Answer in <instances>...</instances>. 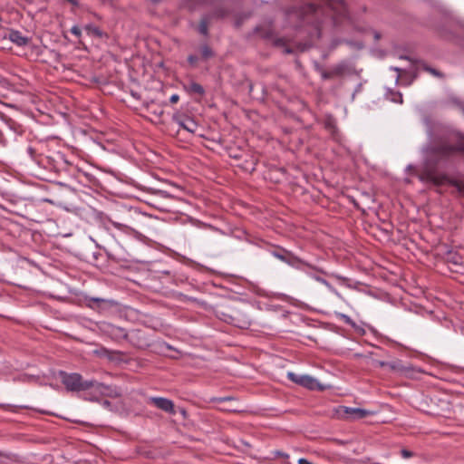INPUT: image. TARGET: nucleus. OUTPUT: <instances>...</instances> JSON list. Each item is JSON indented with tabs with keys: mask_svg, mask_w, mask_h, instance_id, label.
<instances>
[{
	"mask_svg": "<svg viewBox=\"0 0 464 464\" xmlns=\"http://www.w3.org/2000/svg\"><path fill=\"white\" fill-rule=\"evenodd\" d=\"M456 150L464 152V139L461 140L456 148L442 145L432 149L419 174V179L421 181L431 182L435 185L443 184L447 180V177L445 174L438 171L437 164L440 160L449 157Z\"/></svg>",
	"mask_w": 464,
	"mask_h": 464,
	"instance_id": "f257e3e1",
	"label": "nucleus"
},
{
	"mask_svg": "<svg viewBox=\"0 0 464 464\" xmlns=\"http://www.w3.org/2000/svg\"><path fill=\"white\" fill-rule=\"evenodd\" d=\"M305 8L308 13L330 16L335 24L347 17V7L343 0H309Z\"/></svg>",
	"mask_w": 464,
	"mask_h": 464,
	"instance_id": "f03ea898",
	"label": "nucleus"
},
{
	"mask_svg": "<svg viewBox=\"0 0 464 464\" xmlns=\"http://www.w3.org/2000/svg\"><path fill=\"white\" fill-rule=\"evenodd\" d=\"M62 382L67 390L70 391H86L95 386L94 381H83L79 373H64L62 372Z\"/></svg>",
	"mask_w": 464,
	"mask_h": 464,
	"instance_id": "7ed1b4c3",
	"label": "nucleus"
},
{
	"mask_svg": "<svg viewBox=\"0 0 464 464\" xmlns=\"http://www.w3.org/2000/svg\"><path fill=\"white\" fill-rule=\"evenodd\" d=\"M287 377L290 381L293 382L301 385L304 388H307L309 390H318V391H324V386L320 384L319 382L310 376V375H302V374H296L295 372H289L287 373Z\"/></svg>",
	"mask_w": 464,
	"mask_h": 464,
	"instance_id": "20e7f679",
	"label": "nucleus"
},
{
	"mask_svg": "<svg viewBox=\"0 0 464 464\" xmlns=\"http://www.w3.org/2000/svg\"><path fill=\"white\" fill-rule=\"evenodd\" d=\"M225 315L227 316V314ZM224 320L239 328H247L250 325L249 317L239 310H233L232 314H227V318H225Z\"/></svg>",
	"mask_w": 464,
	"mask_h": 464,
	"instance_id": "39448f33",
	"label": "nucleus"
},
{
	"mask_svg": "<svg viewBox=\"0 0 464 464\" xmlns=\"http://www.w3.org/2000/svg\"><path fill=\"white\" fill-rule=\"evenodd\" d=\"M101 330L111 339L119 341L127 337V332L124 328L116 326L110 323H102Z\"/></svg>",
	"mask_w": 464,
	"mask_h": 464,
	"instance_id": "423d86ee",
	"label": "nucleus"
},
{
	"mask_svg": "<svg viewBox=\"0 0 464 464\" xmlns=\"http://www.w3.org/2000/svg\"><path fill=\"white\" fill-rule=\"evenodd\" d=\"M3 40L8 39L10 42L14 43L17 46H25L29 44L30 39L22 34L21 32L17 30H8L4 33L2 35Z\"/></svg>",
	"mask_w": 464,
	"mask_h": 464,
	"instance_id": "0eeeda50",
	"label": "nucleus"
},
{
	"mask_svg": "<svg viewBox=\"0 0 464 464\" xmlns=\"http://www.w3.org/2000/svg\"><path fill=\"white\" fill-rule=\"evenodd\" d=\"M173 120L177 122L183 130L195 133L198 130V123L189 117H184L181 115H174Z\"/></svg>",
	"mask_w": 464,
	"mask_h": 464,
	"instance_id": "6e6552de",
	"label": "nucleus"
},
{
	"mask_svg": "<svg viewBox=\"0 0 464 464\" xmlns=\"http://www.w3.org/2000/svg\"><path fill=\"white\" fill-rule=\"evenodd\" d=\"M392 70L398 72L397 80L400 78L406 79L408 81L407 84H411L417 77V66L413 63H411L409 68L401 69L399 67H392Z\"/></svg>",
	"mask_w": 464,
	"mask_h": 464,
	"instance_id": "1a4fd4ad",
	"label": "nucleus"
},
{
	"mask_svg": "<svg viewBox=\"0 0 464 464\" xmlns=\"http://www.w3.org/2000/svg\"><path fill=\"white\" fill-rule=\"evenodd\" d=\"M343 412L348 415V418L352 420H361L372 414V411L360 409V408H349L343 407Z\"/></svg>",
	"mask_w": 464,
	"mask_h": 464,
	"instance_id": "9d476101",
	"label": "nucleus"
},
{
	"mask_svg": "<svg viewBox=\"0 0 464 464\" xmlns=\"http://www.w3.org/2000/svg\"><path fill=\"white\" fill-rule=\"evenodd\" d=\"M150 401L157 408L169 413H175L172 401L162 397H153Z\"/></svg>",
	"mask_w": 464,
	"mask_h": 464,
	"instance_id": "9b49d317",
	"label": "nucleus"
},
{
	"mask_svg": "<svg viewBox=\"0 0 464 464\" xmlns=\"http://www.w3.org/2000/svg\"><path fill=\"white\" fill-rule=\"evenodd\" d=\"M276 256H277L279 259H281L282 261L287 263L288 265L294 266V267H296V268H301L304 263L299 259L298 257L295 256H292V255H279V254H276Z\"/></svg>",
	"mask_w": 464,
	"mask_h": 464,
	"instance_id": "f8f14e48",
	"label": "nucleus"
},
{
	"mask_svg": "<svg viewBox=\"0 0 464 464\" xmlns=\"http://www.w3.org/2000/svg\"><path fill=\"white\" fill-rule=\"evenodd\" d=\"M256 33L263 38H270L273 35L271 24L259 25L256 27Z\"/></svg>",
	"mask_w": 464,
	"mask_h": 464,
	"instance_id": "ddd939ff",
	"label": "nucleus"
},
{
	"mask_svg": "<svg viewBox=\"0 0 464 464\" xmlns=\"http://www.w3.org/2000/svg\"><path fill=\"white\" fill-rule=\"evenodd\" d=\"M188 91L190 93H196L199 96H202L205 93L204 88L199 83L194 82L188 86Z\"/></svg>",
	"mask_w": 464,
	"mask_h": 464,
	"instance_id": "4468645a",
	"label": "nucleus"
},
{
	"mask_svg": "<svg viewBox=\"0 0 464 464\" xmlns=\"http://www.w3.org/2000/svg\"><path fill=\"white\" fill-rule=\"evenodd\" d=\"M85 31L87 32L88 34L90 35H94L98 38H101L102 37L103 34L102 32L100 30L99 27L97 26H94L92 24H88L85 26Z\"/></svg>",
	"mask_w": 464,
	"mask_h": 464,
	"instance_id": "2eb2a0df",
	"label": "nucleus"
},
{
	"mask_svg": "<svg viewBox=\"0 0 464 464\" xmlns=\"http://www.w3.org/2000/svg\"><path fill=\"white\" fill-rule=\"evenodd\" d=\"M200 52H201V57L204 60H208L214 56L213 50L207 44H204L200 47Z\"/></svg>",
	"mask_w": 464,
	"mask_h": 464,
	"instance_id": "dca6fc26",
	"label": "nucleus"
},
{
	"mask_svg": "<svg viewBox=\"0 0 464 464\" xmlns=\"http://www.w3.org/2000/svg\"><path fill=\"white\" fill-rule=\"evenodd\" d=\"M208 30V18L204 17L201 19L199 25H198V32L203 34L207 35Z\"/></svg>",
	"mask_w": 464,
	"mask_h": 464,
	"instance_id": "f3484780",
	"label": "nucleus"
},
{
	"mask_svg": "<svg viewBox=\"0 0 464 464\" xmlns=\"http://www.w3.org/2000/svg\"><path fill=\"white\" fill-rule=\"evenodd\" d=\"M94 353L97 354L99 357H108L109 359H112L113 352H111L107 350L106 348H100L94 351Z\"/></svg>",
	"mask_w": 464,
	"mask_h": 464,
	"instance_id": "a211bd4d",
	"label": "nucleus"
},
{
	"mask_svg": "<svg viewBox=\"0 0 464 464\" xmlns=\"http://www.w3.org/2000/svg\"><path fill=\"white\" fill-rule=\"evenodd\" d=\"M401 457H402V458H404V459H409V458H411V457H412V456H413V452H411V451H410V450H406V449H402V450H401Z\"/></svg>",
	"mask_w": 464,
	"mask_h": 464,
	"instance_id": "6ab92c4d",
	"label": "nucleus"
},
{
	"mask_svg": "<svg viewBox=\"0 0 464 464\" xmlns=\"http://www.w3.org/2000/svg\"><path fill=\"white\" fill-rule=\"evenodd\" d=\"M71 32L77 37H80L82 34L81 29L76 25L72 27Z\"/></svg>",
	"mask_w": 464,
	"mask_h": 464,
	"instance_id": "aec40b11",
	"label": "nucleus"
},
{
	"mask_svg": "<svg viewBox=\"0 0 464 464\" xmlns=\"http://www.w3.org/2000/svg\"><path fill=\"white\" fill-rule=\"evenodd\" d=\"M198 56H196V55H189V56L188 57V63H189L190 64H192V65H195V64H196V63L198 62Z\"/></svg>",
	"mask_w": 464,
	"mask_h": 464,
	"instance_id": "412c9836",
	"label": "nucleus"
},
{
	"mask_svg": "<svg viewBox=\"0 0 464 464\" xmlns=\"http://www.w3.org/2000/svg\"><path fill=\"white\" fill-rule=\"evenodd\" d=\"M387 366L393 371H401V368L395 362H388Z\"/></svg>",
	"mask_w": 464,
	"mask_h": 464,
	"instance_id": "4be33fe9",
	"label": "nucleus"
},
{
	"mask_svg": "<svg viewBox=\"0 0 464 464\" xmlns=\"http://www.w3.org/2000/svg\"><path fill=\"white\" fill-rule=\"evenodd\" d=\"M179 100V96L178 94H173L171 95L170 99H169V102L171 103H177Z\"/></svg>",
	"mask_w": 464,
	"mask_h": 464,
	"instance_id": "5701e85b",
	"label": "nucleus"
},
{
	"mask_svg": "<svg viewBox=\"0 0 464 464\" xmlns=\"http://www.w3.org/2000/svg\"><path fill=\"white\" fill-rule=\"evenodd\" d=\"M424 69L430 72H431L433 75L439 76L440 73L435 70L429 67H424Z\"/></svg>",
	"mask_w": 464,
	"mask_h": 464,
	"instance_id": "b1692460",
	"label": "nucleus"
},
{
	"mask_svg": "<svg viewBox=\"0 0 464 464\" xmlns=\"http://www.w3.org/2000/svg\"><path fill=\"white\" fill-rule=\"evenodd\" d=\"M275 44L276 45H284L285 44V41H284V39L279 38V39L276 40Z\"/></svg>",
	"mask_w": 464,
	"mask_h": 464,
	"instance_id": "393cba45",
	"label": "nucleus"
},
{
	"mask_svg": "<svg viewBox=\"0 0 464 464\" xmlns=\"http://www.w3.org/2000/svg\"><path fill=\"white\" fill-rule=\"evenodd\" d=\"M217 15L218 17H224L226 15V13L223 10H219V11H218Z\"/></svg>",
	"mask_w": 464,
	"mask_h": 464,
	"instance_id": "a878e982",
	"label": "nucleus"
},
{
	"mask_svg": "<svg viewBox=\"0 0 464 464\" xmlns=\"http://www.w3.org/2000/svg\"><path fill=\"white\" fill-rule=\"evenodd\" d=\"M378 365H380L381 367H385L388 365V362H382V361H379L378 362Z\"/></svg>",
	"mask_w": 464,
	"mask_h": 464,
	"instance_id": "bb28decb",
	"label": "nucleus"
},
{
	"mask_svg": "<svg viewBox=\"0 0 464 464\" xmlns=\"http://www.w3.org/2000/svg\"><path fill=\"white\" fill-rule=\"evenodd\" d=\"M67 1L70 2L71 4H72L73 5H78L77 0H67Z\"/></svg>",
	"mask_w": 464,
	"mask_h": 464,
	"instance_id": "cd10ccee",
	"label": "nucleus"
},
{
	"mask_svg": "<svg viewBox=\"0 0 464 464\" xmlns=\"http://www.w3.org/2000/svg\"><path fill=\"white\" fill-rule=\"evenodd\" d=\"M334 73H335V74H340V73H341V70H340V69H335V70L334 71Z\"/></svg>",
	"mask_w": 464,
	"mask_h": 464,
	"instance_id": "c85d7f7f",
	"label": "nucleus"
},
{
	"mask_svg": "<svg viewBox=\"0 0 464 464\" xmlns=\"http://www.w3.org/2000/svg\"><path fill=\"white\" fill-rule=\"evenodd\" d=\"M92 301H94V302H97V303H98V302H102V301H103V300H102V299H100V298H92Z\"/></svg>",
	"mask_w": 464,
	"mask_h": 464,
	"instance_id": "c756f323",
	"label": "nucleus"
},
{
	"mask_svg": "<svg viewBox=\"0 0 464 464\" xmlns=\"http://www.w3.org/2000/svg\"><path fill=\"white\" fill-rule=\"evenodd\" d=\"M397 102V100H395ZM398 102H402L401 94H399V100Z\"/></svg>",
	"mask_w": 464,
	"mask_h": 464,
	"instance_id": "7c9ffc66",
	"label": "nucleus"
},
{
	"mask_svg": "<svg viewBox=\"0 0 464 464\" xmlns=\"http://www.w3.org/2000/svg\"><path fill=\"white\" fill-rule=\"evenodd\" d=\"M374 37H375V39H379L380 38V34L378 33H375Z\"/></svg>",
	"mask_w": 464,
	"mask_h": 464,
	"instance_id": "2f4dec72",
	"label": "nucleus"
},
{
	"mask_svg": "<svg viewBox=\"0 0 464 464\" xmlns=\"http://www.w3.org/2000/svg\"><path fill=\"white\" fill-rule=\"evenodd\" d=\"M285 52L286 53H290L292 51H291L289 48H285Z\"/></svg>",
	"mask_w": 464,
	"mask_h": 464,
	"instance_id": "473e14b6",
	"label": "nucleus"
},
{
	"mask_svg": "<svg viewBox=\"0 0 464 464\" xmlns=\"http://www.w3.org/2000/svg\"><path fill=\"white\" fill-rule=\"evenodd\" d=\"M324 78H329V77H330V74H329V73H324Z\"/></svg>",
	"mask_w": 464,
	"mask_h": 464,
	"instance_id": "72a5a7b5",
	"label": "nucleus"
},
{
	"mask_svg": "<svg viewBox=\"0 0 464 464\" xmlns=\"http://www.w3.org/2000/svg\"><path fill=\"white\" fill-rule=\"evenodd\" d=\"M324 284L328 285L327 282L324 279L321 280Z\"/></svg>",
	"mask_w": 464,
	"mask_h": 464,
	"instance_id": "f704fd0d",
	"label": "nucleus"
},
{
	"mask_svg": "<svg viewBox=\"0 0 464 464\" xmlns=\"http://www.w3.org/2000/svg\"><path fill=\"white\" fill-rule=\"evenodd\" d=\"M4 456V454L2 452H0V457Z\"/></svg>",
	"mask_w": 464,
	"mask_h": 464,
	"instance_id": "c9c22d12",
	"label": "nucleus"
}]
</instances>
